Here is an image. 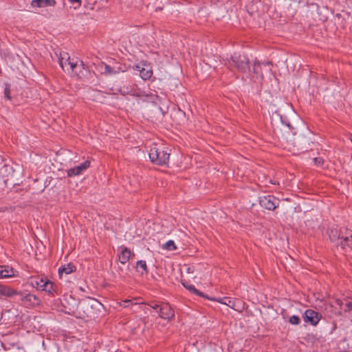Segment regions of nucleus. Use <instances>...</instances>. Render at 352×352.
<instances>
[{
	"mask_svg": "<svg viewBox=\"0 0 352 352\" xmlns=\"http://www.w3.org/2000/svg\"><path fill=\"white\" fill-rule=\"evenodd\" d=\"M63 71L69 74L80 76L84 69V64L76 58H71L68 53L61 52L58 60Z\"/></svg>",
	"mask_w": 352,
	"mask_h": 352,
	"instance_id": "f257e3e1",
	"label": "nucleus"
},
{
	"mask_svg": "<svg viewBox=\"0 0 352 352\" xmlns=\"http://www.w3.org/2000/svg\"><path fill=\"white\" fill-rule=\"evenodd\" d=\"M148 156L151 162L157 165H165L169 161L170 153L162 146L153 144L151 146Z\"/></svg>",
	"mask_w": 352,
	"mask_h": 352,
	"instance_id": "f03ea898",
	"label": "nucleus"
},
{
	"mask_svg": "<svg viewBox=\"0 0 352 352\" xmlns=\"http://www.w3.org/2000/svg\"><path fill=\"white\" fill-rule=\"evenodd\" d=\"M330 239L336 242L343 250H352V231L348 229L340 230L338 236L329 234Z\"/></svg>",
	"mask_w": 352,
	"mask_h": 352,
	"instance_id": "7ed1b4c3",
	"label": "nucleus"
},
{
	"mask_svg": "<svg viewBox=\"0 0 352 352\" xmlns=\"http://www.w3.org/2000/svg\"><path fill=\"white\" fill-rule=\"evenodd\" d=\"M230 65L235 67L241 73L250 75L249 60L246 56L234 54L231 58Z\"/></svg>",
	"mask_w": 352,
	"mask_h": 352,
	"instance_id": "20e7f679",
	"label": "nucleus"
},
{
	"mask_svg": "<svg viewBox=\"0 0 352 352\" xmlns=\"http://www.w3.org/2000/svg\"><path fill=\"white\" fill-rule=\"evenodd\" d=\"M15 295L19 296L21 305L28 308L39 305L41 303V300L36 295L30 292L17 291V294Z\"/></svg>",
	"mask_w": 352,
	"mask_h": 352,
	"instance_id": "39448f33",
	"label": "nucleus"
},
{
	"mask_svg": "<svg viewBox=\"0 0 352 352\" xmlns=\"http://www.w3.org/2000/svg\"><path fill=\"white\" fill-rule=\"evenodd\" d=\"M259 204L261 207L273 210L279 204V200L273 195H265L260 197Z\"/></svg>",
	"mask_w": 352,
	"mask_h": 352,
	"instance_id": "423d86ee",
	"label": "nucleus"
},
{
	"mask_svg": "<svg viewBox=\"0 0 352 352\" xmlns=\"http://www.w3.org/2000/svg\"><path fill=\"white\" fill-rule=\"evenodd\" d=\"M263 68L268 71L270 70V63L261 65V63H255L253 65L252 71L250 70V75L247 76L254 80H261L263 78L262 70Z\"/></svg>",
	"mask_w": 352,
	"mask_h": 352,
	"instance_id": "0eeeda50",
	"label": "nucleus"
},
{
	"mask_svg": "<svg viewBox=\"0 0 352 352\" xmlns=\"http://www.w3.org/2000/svg\"><path fill=\"white\" fill-rule=\"evenodd\" d=\"M133 69L139 72L140 76L143 80H148L153 75L151 67L145 63H140L135 65Z\"/></svg>",
	"mask_w": 352,
	"mask_h": 352,
	"instance_id": "6e6552de",
	"label": "nucleus"
},
{
	"mask_svg": "<svg viewBox=\"0 0 352 352\" xmlns=\"http://www.w3.org/2000/svg\"><path fill=\"white\" fill-rule=\"evenodd\" d=\"M302 318L305 322L316 326L319 322L321 315L314 310L307 309L303 314Z\"/></svg>",
	"mask_w": 352,
	"mask_h": 352,
	"instance_id": "1a4fd4ad",
	"label": "nucleus"
},
{
	"mask_svg": "<svg viewBox=\"0 0 352 352\" xmlns=\"http://www.w3.org/2000/svg\"><path fill=\"white\" fill-rule=\"evenodd\" d=\"M90 166V162L89 160H86L81 164L76 166L74 168H69L67 170V174L68 177H74L82 174L85 170H86Z\"/></svg>",
	"mask_w": 352,
	"mask_h": 352,
	"instance_id": "9d476101",
	"label": "nucleus"
},
{
	"mask_svg": "<svg viewBox=\"0 0 352 352\" xmlns=\"http://www.w3.org/2000/svg\"><path fill=\"white\" fill-rule=\"evenodd\" d=\"M157 312L160 318L167 320H172L175 316L174 311L168 304L160 305Z\"/></svg>",
	"mask_w": 352,
	"mask_h": 352,
	"instance_id": "9b49d317",
	"label": "nucleus"
},
{
	"mask_svg": "<svg viewBox=\"0 0 352 352\" xmlns=\"http://www.w3.org/2000/svg\"><path fill=\"white\" fill-rule=\"evenodd\" d=\"M16 271L8 265H0V278L14 277Z\"/></svg>",
	"mask_w": 352,
	"mask_h": 352,
	"instance_id": "f8f14e48",
	"label": "nucleus"
},
{
	"mask_svg": "<svg viewBox=\"0 0 352 352\" xmlns=\"http://www.w3.org/2000/svg\"><path fill=\"white\" fill-rule=\"evenodd\" d=\"M17 294V291L0 283V296L11 298Z\"/></svg>",
	"mask_w": 352,
	"mask_h": 352,
	"instance_id": "ddd939ff",
	"label": "nucleus"
},
{
	"mask_svg": "<svg viewBox=\"0 0 352 352\" xmlns=\"http://www.w3.org/2000/svg\"><path fill=\"white\" fill-rule=\"evenodd\" d=\"M45 279L46 278L45 277H41L38 276H33L30 278V284L32 287L41 290Z\"/></svg>",
	"mask_w": 352,
	"mask_h": 352,
	"instance_id": "4468645a",
	"label": "nucleus"
},
{
	"mask_svg": "<svg viewBox=\"0 0 352 352\" xmlns=\"http://www.w3.org/2000/svg\"><path fill=\"white\" fill-rule=\"evenodd\" d=\"M132 255L133 256L134 254H133L127 248H124L119 254V261L122 264H125L129 261Z\"/></svg>",
	"mask_w": 352,
	"mask_h": 352,
	"instance_id": "2eb2a0df",
	"label": "nucleus"
},
{
	"mask_svg": "<svg viewBox=\"0 0 352 352\" xmlns=\"http://www.w3.org/2000/svg\"><path fill=\"white\" fill-rule=\"evenodd\" d=\"M54 0H33L31 5L33 8H42L55 5Z\"/></svg>",
	"mask_w": 352,
	"mask_h": 352,
	"instance_id": "dca6fc26",
	"label": "nucleus"
},
{
	"mask_svg": "<svg viewBox=\"0 0 352 352\" xmlns=\"http://www.w3.org/2000/svg\"><path fill=\"white\" fill-rule=\"evenodd\" d=\"M75 270H76V267L73 264L69 263L66 265L61 266L58 269V274H59L60 277H62L64 274H65V275L69 274L70 273L75 271Z\"/></svg>",
	"mask_w": 352,
	"mask_h": 352,
	"instance_id": "f3484780",
	"label": "nucleus"
},
{
	"mask_svg": "<svg viewBox=\"0 0 352 352\" xmlns=\"http://www.w3.org/2000/svg\"><path fill=\"white\" fill-rule=\"evenodd\" d=\"M182 285L184 286V287H186L190 292H192L199 296H201V297H204L207 299H210V297H208V296L205 295L201 292H199L198 289H197L194 285L188 284V283H186V282H182Z\"/></svg>",
	"mask_w": 352,
	"mask_h": 352,
	"instance_id": "a211bd4d",
	"label": "nucleus"
},
{
	"mask_svg": "<svg viewBox=\"0 0 352 352\" xmlns=\"http://www.w3.org/2000/svg\"><path fill=\"white\" fill-rule=\"evenodd\" d=\"M41 291L52 294L55 292L54 284L46 278Z\"/></svg>",
	"mask_w": 352,
	"mask_h": 352,
	"instance_id": "6ab92c4d",
	"label": "nucleus"
},
{
	"mask_svg": "<svg viewBox=\"0 0 352 352\" xmlns=\"http://www.w3.org/2000/svg\"><path fill=\"white\" fill-rule=\"evenodd\" d=\"M135 268L137 272H139L141 275L146 274L148 273L147 265L144 261H138L136 263Z\"/></svg>",
	"mask_w": 352,
	"mask_h": 352,
	"instance_id": "aec40b11",
	"label": "nucleus"
},
{
	"mask_svg": "<svg viewBox=\"0 0 352 352\" xmlns=\"http://www.w3.org/2000/svg\"><path fill=\"white\" fill-rule=\"evenodd\" d=\"M210 300L217 301V302H219L220 303L229 306L230 307H231L232 309H234V305H235L234 301L232 300L229 298H219V299H215V298H210Z\"/></svg>",
	"mask_w": 352,
	"mask_h": 352,
	"instance_id": "412c9836",
	"label": "nucleus"
},
{
	"mask_svg": "<svg viewBox=\"0 0 352 352\" xmlns=\"http://www.w3.org/2000/svg\"><path fill=\"white\" fill-rule=\"evenodd\" d=\"M162 248L167 250H175L177 249V246L173 241L169 240L162 245Z\"/></svg>",
	"mask_w": 352,
	"mask_h": 352,
	"instance_id": "4be33fe9",
	"label": "nucleus"
},
{
	"mask_svg": "<svg viewBox=\"0 0 352 352\" xmlns=\"http://www.w3.org/2000/svg\"><path fill=\"white\" fill-rule=\"evenodd\" d=\"M103 73L107 75H111L118 73V71L115 70L108 65H104Z\"/></svg>",
	"mask_w": 352,
	"mask_h": 352,
	"instance_id": "5701e85b",
	"label": "nucleus"
},
{
	"mask_svg": "<svg viewBox=\"0 0 352 352\" xmlns=\"http://www.w3.org/2000/svg\"><path fill=\"white\" fill-rule=\"evenodd\" d=\"M345 312L352 311V301L349 300V298H344V309Z\"/></svg>",
	"mask_w": 352,
	"mask_h": 352,
	"instance_id": "b1692460",
	"label": "nucleus"
},
{
	"mask_svg": "<svg viewBox=\"0 0 352 352\" xmlns=\"http://www.w3.org/2000/svg\"><path fill=\"white\" fill-rule=\"evenodd\" d=\"M289 322L292 324L297 325L299 324L300 320L298 316L294 315L289 318Z\"/></svg>",
	"mask_w": 352,
	"mask_h": 352,
	"instance_id": "393cba45",
	"label": "nucleus"
},
{
	"mask_svg": "<svg viewBox=\"0 0 352 352\" xmlns=\"http://www.w3.org/2000/svg\"><path fill=\"white\" fill-rule=\"evenodd\" d=\"M10 85L8 83L5 85V89H4V96L5 97L10 100Z\"/></svg>",
	"mask_w": 352,
	"mask_h": 352,
	"instance_id": "a878e982",
	"label": "nucleus"
},
{
	"mask_svg": "<svg viewBox=\"0 0 352 352\" xmlns=\"http://www.w3.org/2000/svg\"><path fill=\"white\" fill-rule=\"evenodd\" d=\"M315 165L322 166L324 164V160L322 157H316L314 159Z\"/></svg>",
	"mask_w": 352,
	"mask_h": 352,
	"instance_id": "bb28decb",
	"label": "nucleus"
},
{
	"mask_svg": "<svg viewBox=\"0 0 352 352\" xmlns=\"http://www.w3.org/2000/svg\"><path fill=\"white\" fill-rule=\"evenodd\" d=\"M122 306L124 307H126V308H129V307H132V305H131V300L126 299V300H123Z\"/></svg>",
	"mask_w": 352,
	"mask_h": 352,
	"instance_id": "cd10ccee",
	"label": "nucleus"
},
{
	"mask_svg": "<svg viewBox=\"0 0 352 352\" xmlns=\"http://www.w3.org/2000/svg\"><path fill=\"white\" fill-rule=\"evenodd\" d=\"M335 302H336V304L338 306H339V307H340V309H342V305H344V300L343 301V300H342L341 299H339V298H337V299L335 300Z\"/></svg>",
	"mask_w": 352,
	"mask_h": 352,
	"instance_id": "c85d7f7f",
	"label": "nucleus"
},
{
	"mask_svg": "<svg viewBox=\"0 0 352 352\" xmlns=\"http://www.w3.org/2000/svg\"><path fill=\"white\" fill-rule=\"evenodd\" d=\"M69 1L72 4H77L78 7L81 5V0H69Z\"/></svg>",
	"mask_w": 352,
	"mask_h": 352,
	"instance_id": "c756f323",
	"label": "nucleus"
},
{
	"mask_svg": "<svg viewBox=\"0 0 352 352\" xmlns=\"http://www.w3.org/2000/svg\"><path fill=\"white\" fill-rule=\"evenodd\" d=\"M144 302H139L138 301V299L137 298H134L133 300H131V305L133 306V305H140V304H143Z\"/></svg>",
	"mask_w": 352,
	"mask_h": 352,
	"instance_id": "7c9ffc66",
	"label": "nucleus"
},
{
	"mask_svg": "<svg viewBox=\"0 0 352 352\" xmlns=\"http://www.w3.org/2000/svg\"><path fill=\"white\" fill-rule=\"evenodd\" d=\"M149 306L151 307H152L153 309H157V310H159L158 308L160 309V306L159 305H157V303H151V304H149Z\"/></svg>",
	"mask_w": 352,
	"mask_h": 352,
	"instance_id": "2f4dec72",
	"label": "nucleus"
},
{
	"mask_svg": "<svg viewBox=\"0 0 352 352\" xmlns=\"http://www.w3.org/2000/svg\"><path fill=\"white\" fill-rule=\"evenodd\" d=\"M287 126H288L289 128H290V127H291V126H290V124H287Z\"/></svg>",
	"mask_w": 352,
	"mask_h": 352,
	"instance_id": "473e14b6",
	"label": "nucleus"
}]
</instances>
